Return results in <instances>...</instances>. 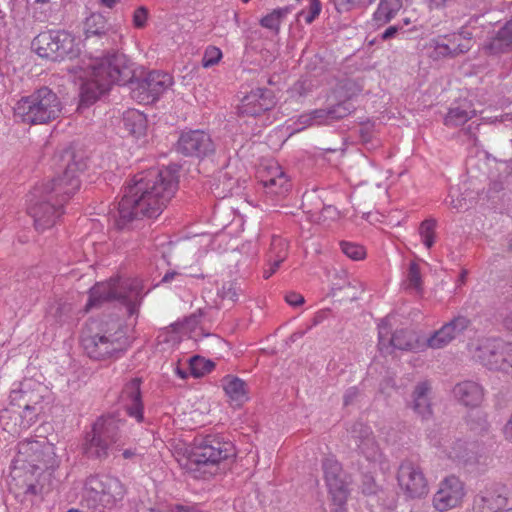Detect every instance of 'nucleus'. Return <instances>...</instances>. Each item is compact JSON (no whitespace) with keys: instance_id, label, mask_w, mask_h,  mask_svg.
Instances as JSON below:
<instances>
[{"instance_id":"obj_1","label":"nucleus","mask_w":512,"mask_h":512,"mask_svg":"<svg viewBox=\"0 0 512 512\" xmlns=\"http://www.w3.org/2000/svg\"><path fill=\"white\" fill-rule=\"evenodd\" d=\"M178 189V177L170 168L149 169L134 176L119 203L117 224L125 227L140 217H158Z\"/></svg>"},{"instance_id":"obj_2","label":"nucleus","mask_w":512,"mask_h":512,"mask_svg":"<svg viewBox=\"0 0 512 512\" xmlns=\"http://www.w3.org/2000/svg\"><path fill=\"white\" fill-rule=\"evenodd\" d=\"M128 59L123 54L103 58L84 57L68 66L81 83V105H90L105 94L113 84H124L133 76Z\"/></svg>"},{"instance_id":"obj_3","label":"nucleus","mask_w":512,"mask_h":512,"mask_svg":"<svg viewBox=\"0 0 512 512\" xmlns=\"http://www.w3.org/2000/svg\"><path fill=\"white\" fill-rule=\"evenodd\" d=\"M80 187L74 165H69L63 176L52 183L34 188L29 195L28 213L35 228L44 231L52 227L62 214L63 203Z\"/></svg>"},{"instance_id":"obj_4","label":"nucleus","mask_w":512,"mask_h":512,"mask_svg":"<svg viewBox=\"0 0 512 512\" xmlns=\"http://www.w3.org/2000/svg\"><path fill=\"white\" fill-rule=\"evenodd\" d=\"M126 488L115 476L97 474L87 478L83 501L93 512H110L124 499Z\"/></svg>"},{"instance_id":"obj_5","label":"nucleus","mask_w":512,"mask_h":512,"mask_svg":"<svg viewBox=\"0 0 512 512\" xmlns=\"http://www.w3.org/2000/svg\"><path fill=\"white\" fill-rule=\"evenodd\" d=\"M142 298V284L138 279H110L96 283L89 292L85 309L89 311L104 302L118 300L128 306L129 312H135Z\"/></svg>"},{"instance_id":"obj_6","label":"nucleus","mask_w":512,"mask_h":512,"mask_svg":"<svg viewBox=\"0 0 512 512\" xmlns=\"http://www.w3.org/2000/svg\"><path fill=\"white\" fill-rule=\"evenodd\" d=\"M62 112L59 97L51 89L42 87L22 97L14 107V115L28 124H45L57 119Z\"/></svg>"},{"instance_id":"obj_7","label":"nucleus","mask_w":512,"mask_h":512,"mask_svg":"<svg viewBox=\"0 0 512 512\" xmlns=\"http://www.w3.org/2000/svg\"><path fill=\"white\" fill-rule=\"evenodd\" d=\"M125 427V421L115 416L100 418L85 438L84 453L90 458L105 459L109 453L108 441L117 449L124 445Z\"/></svg>"},{"instance_id":"obj_8","label":"nucleus","mask_w":512,"mask_h":512,"mask_svg":"<svg viewBox=\"0 0 512 512\" xmlns=\"http://www.w3.org/2000/svg\"><path fill=\"white\" fill-rule=\"evenodd\" d=\"M235 455L234 446L219 437L208 436L190 448L187 465L191 470L214 474L217 466L224 460Z\"/></svg>"},{"instance_id":"obj_9","label":"nucleus","mask_w":512,"mask_h":512,"mask_svg":"<svg viewBox=\"0 0 512 512\" xmlns=\"http://www.w3.org/2000/svg\"><path fill=\"white\" fill-rule=\"evenodd\" d=\"M82 345L90 358L104 360L118 357L128 347L125 329L114 322L101 333L82 338Z\"/></svg>"},{"instance_id":"obj_10","label":"nucleus","mask_w":512,"mask_h":512,"mask_svg":"<svg viewBox=\"0 0 512 512\" xmlns=\"http://www.w3.org/2000/svg\"><path fill=\"white\" fill-rule=\"evenodd\" d=\"M18 463H27L36 470L53 472L60 465V459L56 455L54 444L46 438L37 440L26 439L18 445Z\"/></svg>"},{"instance_id":"obj_11","label":"nucleus","mask_w":512,"mask_h":512,"mask_svg":"<svg viewBox=\"0 0 512 512\" xmlns=\"http://www.w3.org/2000/svg\"><path fill=\"white\" fill-rule=\"evenodd\" d=\"M32 46L40 57L53 61L72 59L79 52L75 38L65 31L42 32L34 38Z\"/></svg>"},{"instance_id":"obj_12","label":"nucleus","mask_w":512,"mask_h":512,"mask_svg":"<svg viewBox=\"0 0 512 512\" xmlns=\"http://www.w3.org/2000/svg\"><path fill=\"white\" fill-rule=\"evenodd\" d=\"M392 317L387 316L378 325V346L382 353L391 354L394 349L407 351H423L427 340H421L418 335L408 330H397L390 336Z\"/></svg>"},{"instance_id":"obj_13","label":"nucleus","mask_w":512,"mask_h":512,"mask_svg":"<svg viewBox=\"0 0 512 512\" xmlns=\"http://www.w3.org/2000/svg\"><path fill=\"white\" fill-rule=\"evenodd\" d=\"M173 77L166 72L151 71L141 80L131 82V96L142 104H150L173 85Z\"/></svg>"},{"instance_id":"obj_14","label":"nucleus","mask_w":512,"mask_h":512,"mask_svg":"<svg viewBox=\"0 0 512 512\" xmlns=\"http://www.w3.org/2000/svg\"><path fill=\"white\" fill-rule=\"evenodd\" d=\"M324 477L333 504L334 512H345V504L350 495L351 479L343 470L340 463L334 459H326L323 463Z\"/></svg>"},{"instance_id":"obj_15","label":"nucleus","mask_w":512,"mask_h":512,"mask_svg":"<svg viewBox=\"0 0 512 512\" xmlns=\"http://www.w3.org/2000/svg\"><path fill=\"white\" fill-rule=\"evenodd\" d=\"M467 490L465 483L454 475L443 478L432 497V507L437 512H447L462 506Z\"/></svg>"},{"instance_id":"obj_16","label":"nucleus","mask_w":512,"mask_h":512,"mask_svg":"<svg viewBox=\"0 0 512 512\" xmlns=\"http://www.w3.org/2000/svg\"><path fill=\"white\" fill-rule=\"evenodd\" d=\"M397 482L401 492L409 499H421L429 493V484L423 469L411 461L400 464Z\"/></svg>"},{"instance_id":"obj_17","label":"nucleus","mask_w":512,"mask_h":512,"mask_svg":"<svg viewBox=\"0 0 512 512\" xmlns=\"http://www.w3.org/2000/svg\"><path fill=\"white\" fill-rule=\"evenodd\" d=\"M214 149L210 135L200 130L182 132L177 143V150L185 156L205 157Z\"/></svg>"},{"instance_id":"obj_18","label":"nucleus","mask_w":512,"mask_h":512,"mask_svg":"<svg viewBox=\"0 0 512 512\" xmlns=\"http://www.w3.org/2000/svg\"><path fill=\"white\" fill-rule=\"evenodd\" d=\"M259 178L265 193L272 196H284L291 188V183L282 169L276 162L268 163L259 170Z\"/></svg>"},{"instance_id":"obj_19","label":"nucleus","mask_w":512,"mask_h":512,"mask_svg":"<svg viewBox=\"0 0 512 512\" xmlns=\"http://www.w3.org/2000/svg\"><path fill=\"white\" fill-rule=\"evenodd\" d=\"M352 436L355 439L359 452L371 463L375 469L383 461V454L375 441L370 427L361 423L356 424L352 430Z\"/></svg>"},{"instance_id":"obj_20","label":"nucleus","mask_w":512,"mask_h":512,"mask_svg":"<svg viewBox=\"0 0 512 512\" xmlns=\"http://www.w3.org/2000/svg\"><path fill=\"white\" fill-rule=\"evenodd\" d=\"M275 105L271 91L267 89H255L244 96L238 106L240 116L256 117L265 111L270 110Z\"/></svg>"},{"instance_id":"obj_21","label":"nucleus","mask_w":512,"mask_h":512,"mask_svg":"<svg viewBox=\"0 0 512 512\" xmlns=\"http://www.w3.org/2000/svg\"><path fill=\"white\" fill-rule=\"evenodd\" d=\"M471 322L465 316H457L444 324L427 339V346L432 349H440L448 345L453 339L462 334Z\"/></svg>"},{"instance_id":"obj_22","label":"nucleus","mask_w":512,"mask_h":512,"mask_svg":"<svg viewBox=\"0 0 512 512\" xmlns=\"http://www.w3.org/2000/svg\"><path fill=\"white\" fill-rule=\"evenodd\" d=\"M505 504L502 487L498 483L487 484L475 497L473 509L475 512H495Z\"/></svg>"},{"instance_id":"obj_23","label":"nucleus","mask_w":512,"mask_h":512,"mask_svg":"<svg viewBox=\"0 0 512 512\" xmlns=\"http://www.w3.org/2000/svg\"><path fill=\"white\" fill-rule=\"evenodd\" d=\"M505 342L493 338H481L471 343L469 351L472 357L484 366H497L498 362L494 359L497 349H501Z\"/></svg>"},{"instance_id":"obj_24","label":"nucleus","mask_w":512,"mask_h":512,"mask_svg":"<svg viewBox=\"0 0 512 512\" xmlns=\"http://www.w3.org/2000/svg\"><path fill=\"white\" fill-rule=\"evenodd\" d=\"M122 399L125 402L128 415L135 418L137 422H141L143 420V405L139 379H132L126 384L122 391Z\"/></svg>"},{"instance_id":"obj_25","label":"nucleus","mask_w":512,"mask_h":512,"mask_svg":"<svg viewBox=\"0 0 512 512\" xmlns=\"http://www.w3.org/2000/svg\"><path fill=\"white\" fill-rule=\"evenodd\" d=\"M453 395L461 404L477 407L483 401L484 392L477 382L466 380L455 385Z\"/></svg>"},{"instance_id":"obj_26","label":"nucleus","mask_w":512,"mask_h":512,"mask_svg":"<svg viewBox=\"0 0 512 512\" xmlns=\"http://www.w3.org/2000/svg\"><path fill=\"white\" fill-rule=\"evenodd\" d=\"M222 387L235 406H241L249 399L246 384L240 378L228 375L222 379Z\"/></svg>"},{"instance_id":"obj_27","label":"nucleus","mask_w":512,"mask_h":512,"mask_svg":"<svg viewBox=\"0 0 512 512\" xmlns=\"http://www.w3.org/2000/svg\"><path fill=\"white\" fill-rule=\"evenodd\" d=\"M430 391V384L425 381L418 383L412 393V408L424 419L430 417L432 414L430 405Z\"/></svg>"},{"instance_id":"obj_28","label":"nucleus","mask_w":512,"mask_h":512,"mask_svg":"<svg viewBox=\"0 0 512 512\" xmlns=\"http://www.w3.org/2000/svg\"><path fill=\"white\" fill-rule=\"evenodd\" d=\"M476 115V111L468 102L453 106L448 110L444 118V124L447 127L454 128L464 125L467 121Z\"/></svg>"},{"instance_id":"obj_29","label":"nucleus","mask_w":512,"mask_h":512,"mask_svg":"<svg viewBox=\"0 0 512 512\" xmlns=\"http://www.w3.org/2000/svg\"><path fill=\"white\" fill-rule=\"evenodd\" d=\"M20 398L24 401V426H30L36 421L37 414L42 410L40 406L42 395L39 393L20 391Z\"/></svg>"},{"instance_id":"obj_30","label":"nucleus","mask_w":512,"mask_h":512,"mask_svg":"<svg viewBox=\"0 0 512 512\" xmlns=\"http://www.w3.org/2000/svg\"><path fill=\"white\" fill-rule=\"evenodd\" d=\"M123 123L126 131L139 138L145 135L147 129V119L145 115L138 110H129L124 113Z\"/></svg>"},{"instance_id":"obj_31","label":"nucleus","mask_w":512,"mask_h":512,"mask_svg":"<svg viewBox=\"0 0 512 512\" xmlns=\"http://www.w3.org/2000/svg\"><path fill=\"white\" fill-rule=\"evenodd\" d=\"M449 45L452 57L468 52L472 48V37L469 32L461 31L444 36Z\"/></svg>"},{"instance_id":"obj_32","label":"nucleus","mask_w":512,"mask_h":512,"mask_svg":"<svg viewBox=\"0 0 512 512\" xmlns=\"http://www.w3.org/2000/svg\"><path fill=\"white\" fill-rule=\"evenodd\" d=\"M402 8V0H380L373 19L378 25L389 22Z\"/></svg>"},{"instance_id":"obj_33","label":"nucleus","mask_w":512,"mask_h":512,"mask_svg":"<svg viewBox=\"0 0 512 512\" xmlns=\"http://www.w3.org/2000/svg\"><path fill=\"white\" fill-rule=\"evenodd\" d=\"M512 45V20L502 27L488 45L492 53H499Z\"/></svg>"},{"instance_id":"obj_34","label":"nucleus","mask_w":512,"mask_h":512,"mask_svg":"<svg viewBox=\"0 0 512 512\" xmlns=\"http://www.w3.org/2000/svg\"><path fill=\"white\" fill-rule=\"evenodd\" d=\"M291 12L290 7H282L274 9L260 20V25L266 29L278 32L282 21Z\"/></svg>"},{"instance_id":"obj_35","label":"nucleus","mask_w":512,"mask_h":512,"mask_svg":"<svg viewBox=\"0 0 512 512\" xmlns=\"http://www.w3.org/2000/svg\"><path fill=\"white\" fill-rule=\"evenodd\" d=\"M403 284L407 290L415 291L417 293L422 291V277L417 263L411 262L409 264Z\"/></svg>"},{"instance_id":"obj_36","label":"nucleus","mask_w":512,"mask_h":512,"mask_svg":"<svg viewBox=\"0 0 512 512\" xmlns=\"http://www.w3.org/2000/svg\"><path fill=\"white\" fill-rule=\"evenodd\" d=\"M436 221L434 219L424 220L419 227V235L422 243L428 249H430L436 239Z\"/></svg>"},{"instance_id":"obj_37","label":"nucleus","mask_w":512,"mask_h":512,"mask_svg":"<svg viewBox=\"0 0 512 512\" xmlns=\"http://www.w3.org/2000/svg\"><path fill=\"white\" fill-rule=\"evenodd\" d=\"M106 27L105 18L99 13H92L84 23V29L87 36L99 35L104 32Z\"/></svg>"},{"instance_id":"obj_38","label":"nucleus","mask_w":512,"mask_h":512,"mask_svg":"<svg viewBox=\"0 0 512 512\" xmlns=\"http://www.w3.org/2000/svg\"><path fill=\"white\" fill-rule=\"evenodd\" d=\"M288 254V243L285 239L274 236L271 240L268 259H276L277 262H283Z\"/></svg>"},{"instance_id":"obj_39","label":"nucleus","mask_w":512,"mask_h":512,"mask_svg":"<svg viewBox=\"0 0 512 512\" xmlns=\"http://www.w3.org/2000/svg\"><path fill=\"white\" fill-rule=\"evenodd\" d=\"M304 8L298 13L299 18H303L307 24H311L321 13L322 5L320 0H305Z\"/></svg>"},{"instance_id":"obj_40","label":"nucleus","mask_w":512,"mask_h":512,"mask_svg":"<svg viewBox=\"0 0 512 512\" xmlns=\"http://www.w3.org/2000/svg\"><path fill=\"white\" fill-rule=\"evenodd\" d=\"M189 367L191 374L194 377H201L204 374L210 372L214 365L209 360H206L200 356H194L189 361Z\"/></svg>"},{"instance_id":"obj_41","label":"nucleus","mask_w":512,"mask_h":512,"mask_svg":"<svg viewBox=\"0 0 512 512\" xmlns=\"http://www.w3.org/2000/svg\"><path fill=\"white\" fill-rule=\"evenodd\" d=\"M429 47L431 50L430 56L434 59H441L446 57H452L449 50V45L444 36H439L430 41Z\"/></svg>"},{"instance_id":"obj_42","label":"nucleus","mask_w":512,"mask_h":512,"mask_svg":"<svg viewBox=\"0 0 512 512\" xmlns=\"http://www.w3.org/2000/svg\"><path fill=\"white\" fill-rule=\"evenodd\" d=\"M375 0H333L339 12H348L353 9L366 8Z\"/></svg>"},{"instance_id":"obj_43","label":"nucleus","mask_w":512,"mask_h":512,"mask_svg":"<svg viewBox=\"0 0 512 512\" xmlns=\"http://www.w3.org/2000/svg\"><path fill=\"white\" fill-rule=\"evenodd\" d=\"M222 51L220 48L210 45L206 47L203 58H202V66L204 68L212 67L220 62L222 59Z\"/></svg>"},{"instance_id":"obj_44","label":"nucleus","mask_w":512,"mask_h":512,"mask_svg":"<svg viewBox=\"0 0 512 512\" xmlns=\"http://www.w3.org/2000/svg\"><path fill=\"white\" fill-rule=\"evenodd\" d=\"M465 445L462 441L456 440L442 445V452L450 459H460L464 456Z\"/></svg>"},{"instance_id":"obj_45","label":"nucleus","mask_w":512,"mask_h":512,"mask_svg":"<svg viewBox=\"0 0 512 512\" xmlns=\"http://www.w3.org/2000/svg\"><path fill=\"white\" fill-rule=\"evenodd\" d=\"M354 110V106L349 101L340 102L329 108L332 121L346 117Z\"/></svg>"},{"instance_id":"obj_46","label":"nucleus","mask_w":512,"mask_h":512,"mask_svg":"<svg viewBox=\"0 0 512 512\" xmlns=\"http://www.w3.org/2000/svg\"><path fill=\"white\" fill-rule=\"evenodd\" d=\"M341 249L343 253L352 260H361L365 257V249L361 245L342 242Z\"/></svg>"},{"instance_id":"obj_47","label":"nucleus","mask_w":512,"mask_h":512,"mask_svg":"<svg viewBox=\"0 0 512 512\" xmlns=\"http://www.w3.org/2000/svg\"><path fill=\"white\" fill-rule=\"evenodd\" d=\"M239 292L240 288L234 282L225 283L219 291L222 298L231 301H236L238 299Z\"/></svg>"},{"instance_id":"obj_48","label":"nucleus","mask_w":512,"mask_h":512,"mask_svg":"<svg viewBox=\"0 0 512 512\" xmlns=\"http://www.w3.org/2000/svg\"><path fill=\"white\" fill-rule=\"evenodd\" d=\"M329 108L327 109H316L310 112L311 116H313V124L321 125L332 122L330 118Z\"/></svg>"},{"instance_id":"obj_49","label":"nucleus","mask_w":512,"mask_h":512,"mask_svg":"<svg viewBox=\"0 0 512 512\" xmlns=\"http://www.w3.org/2000/svg\"><path fill=\"white\" fill-rule=\"evenodd\" d=\"M148 18V11L144 7H139L134 11L133 24L137 28H143Z\"/></svg>"},{"instance_id":"obj_50","label":"nucleus","mask_w":512,"mask_h":512,"mask_svg":"<svg viewBox=\"0 0 512 512\" xmlns=\"http://www.w3.org/2000/svg\"><path fill=\"white\" fill-rule=\"evenodd\" d=\"M449 197H450L449 206L452 209L459 212V211H462L467 208L466 200L462 196L458 195L456 198H454V195L450 194Z\"/></svg>"},{"instance_id":"obj_51","label":"nucleus","mask_w":512,"mask_h":512,"mask_svg":"<svg viewBox=\"0 0 512 512\" xmlns=\"http://www.w3.org/2000/svg\"><path fill=\"white\" fill-rule=\"evenodd\" d=\"M503 353H506L504 360L507 363V367L503 368V372L512 373V343H505Z\"/></svg>"},{"instance_id":"obj_52","label":"nucleus","mask_w":512,"mask_h":512,"mask_svg":"<svg viewBox=\"0 0 512 512\" xmlns=\"http://www.w3.org/2000/svg\"><path fill=\"white\" fill-rule=\"evenodd\" d=\"M299 126L294 128V131L298 132L303 130L306 127L312 126L313 124V116L310 113L302 114L299 116L297 123Z\"/></svg>"},{"instance_id":"obj_53","label":"nucleus","mask_w":512,"mask_h":512,"mask_svg":"<svg viewBox=\"0 0 512 512\" xmlns=\"http://www.w3.org/2000/svg\"><path fill=\"white\" fill-rule=\"evenodd\" d=\"M505 356H506V353H503V347L501 349H497L494 359L498 362V365L497 366H487V368H489L491 370L503 371V368L507 367V363L504 360Z\"/></svg>"},{"instance_id":"obj_54","label":"nucleus","mask_w":512,"mask_h":512,"mask_svg":"<svg viewBox=\"0 0 512 512\" xmlns=\"http://www.w3.org/2000/svg\"><path fill=\"white\" fill-rule=\"evenodd\" d=\"M286 302L293 307L300 306L304 303V297L296 292H289L285 296Z\"/></svg>"},{"instance_id":"obj_55","label":"nucleus","mask_w":512,"mask_h":512,"mask_svg":"<svg viewBox=\"0 0 512 512\" xmlns=\"http://www.w3.org/2000/svg\"><path fill=\"white\" fill-rule=\"evenodd\" d=\"M377 490V486L375 484V481L370 476H365V480L363 481L362 485V492L364 494L370 495L374 494Z\"/></svg>"},{"instance_id":"obj_56","label":"nucleus","mask_w":512,"mask_h":512,"mask_svg":"<svg viewBox=\"0 0 512 512\" xmlns=\"http://www.w3.org/2000/svg\"><path fill=\"white\" fill-rule=\"evenodd\" d=\"M282 262H277L276 259H268V267L264 269L263 276L264 278H270L280 267Z\"/></svg>"},{"instance_id":"obj_57","label":"nucleus","mask_w":512,"mask_h":512,"mask_svg":"<svg viewBox=\"0 0 512 512\" xmlns=\"http://www.w3.org/2000/svg\"><path fill=\"white\" fill-rule=\"evenodd\" d=\"M503 435L505 440H507L509 443H512V414L504 425Z\"/></svg>"},{"instance_id":"obj_58","label":"nucleus","mask_w":512,"mask_h":512,"mask_svg":"<svg viewBox=\"0 0 512 512\" xmlns=\"http://www.w3.org/2000/svg\"><path fill=\"white\" fill-rule=\"evenodd\" d=\"M358 391L356 388H350L346 391L344 395V404L348 405L352 402V400L357 396Z\"/></svg>"},{"instance_id":"obj_59","label":"nucleus","mask_w":512,"mask_h":512,"mask_svg":"<svg viewBox=\"0 0 512 512\" xmlns=\"http://www.w3.org/2000/svg\"><path fill=\"white\" fill-rule=\"evenodd\" d=\"M397 31H398V29L396 26H390L383 33L382 39L387 40V39L394 37V35L397 33Z\"/></svg>"},{"instance_id":"obj_60","label":"nucleus","mask_w":512,"mask_h":512,"mask_svg":"<svg viewBox=\"0 0 512 512\" xmlns=\"http://www.w3.org/2000/svg\"><path fill=\"white\" fill-rule=\"evenodd\" d=\"M155 510V508L149 507L143 503L136 507V512H155Z\"/></svg>"},{"instance_id":"obj_61","label":"nucleus","mask_w":512,"mask_h":512,"mask_svg":"<svg viewBox=\"0 0 512 512\" xmlns=\"http://www.w3.org/2000/svg\"><path fill=\"white\" fill-rule=\"evenodd\" d=\"M98 2L107 8H113L119 0H98Z\"/></svg>"},{"instance_id":"obj_62","label":"nucleus","mask_w":512,"mask_h":512,"mask_svg":"<svg viewBox=\"0 0 512 512\" xmlns=\"http://www.w3.org/2000/svg\"><path fill=\"white\" fill-rule=\"evenodd\" d=\"M178 276H179V274L177 272L166 273L162 279V282H171L173 279H175Z\"/></svg>"},{"instance_id":"obj_63","label":"nucleus","mask_w":512,"mask_h":512,"mask_svg":"<svg viewBox=\"0 0 512 512\" xmlns=\"http://www.w3.org/2000/svg\"><path fill=\"white\" fill-rule=\"evenodd\" d=\"M175 512H202V511L197 510L195 508H191V507L177 506Z\"/></svg>"},{"instance_id":"obj_64","label":"nucleus","mask_w":512,"mask_h":512,"mask_svg":"<svg viewBox=\"0 0 512 512\" xmlns=\"http://www.w3.org/2000/svg\"><path fill=\"white\" fill-rule=\"evenodd\" d=\"M505 326L509 330H512V312L506 317V319H505Z\"/></svg>"}]
</instances>
